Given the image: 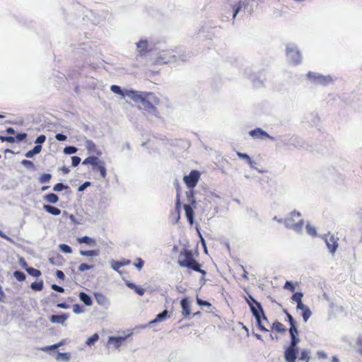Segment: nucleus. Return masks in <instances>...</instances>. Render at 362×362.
Wrapping results in <instances>:
<instances>
[{
	"label": "nucleus",
	"mask_w": 362,
	"mask_h": 362,
	"mask_svg": "<svg viewBox=\"0 0 362 362\" xmlns=\"http://www.w3.org/2000/svg\"><path fill=\"white\" fill-rule=\"evenodd\" d=\"M99 340V335L98 333L93 334L92 336L88 337L86 341L87 346H91L94 345Z\"/></svg>",
	"instance_id": "c03bdc74"
},
{
	"label": "nucleus",
	"mask_w": 362,
	"mask_h": 362,
	"mask_svg": "<svg viewBox=\"0 0 362 362\" xmlns=\"http://www.w3.org/2000/svg\"><path fill=\"white\" fill-rule=\"evenodd\" d=\"M180 305L182 308V313L185 318H187L191 315V302L188 297L183 298L180 300Z\"/></svg>",
	"instance_id": "2eb2a0df"
},
{
	"label": "nucleus",
	"mask_w": 362,
	"mask_h": 362,
	"mask_svg": "<svg viewBox=\"0 0 362 362\" xmlns=\"http://www.w3.org/2000/svg\"><path fill=\"white\" fill-rule=\"evenodd\" d=\"M63 257L58 254L56 257L49 258V262L53 265L61 266L62 264Z\"/></svg>",
	"instance_id": "4c0bfd02"
},
{
	"label": "nucleus",
	"mask_w": 362,
	"mask_h": 362,
	"mask_svg": "<svg viewBox=\"0 0 362 362\" xmlns=\"http://www.w3.org/2000/svg\"><path fill=\"white\" fill-rule=\"evenodd\" d=\"M69 317V314L66 313H61L59 315H52L49 320L52 323L64 325L65 321Z\"/></svg>",
	"instance_id": "f3484780"
},
{
	"label": "nucleus",
	"mask_w": 362,
	"mask_h": 362,
	"mask_svg": "<svg viewBox=\"0 0 362 362\" xmlns=\"http://www.w3.org/2000/svg\"><path fill=\"white\" fill-rule=\"evenodd\" d=\"M300 341V337L298 336L297 337L290 340L289 344L284 347V358H286L288 361L289 359H293L294 361L296 354H299V347L298 345Z\"/></svg>",
	"instance_id": "423d86ee"
},
{
	"label": "nucleus",
	"mask_w": 362,
	"mask_h": 362,
	"mask_svg": "<svg viewBox=\"0 0 362 362\" xmlns=\"http://www.w3.org/2000/svg\"><path fill=\"white\" fill-rule=\"evenodd\" d=\"M131 264V260L124 259L121 261L112 260L111 262V267L115 272L120 273L119 268L124 266H127Z\"/></svg>",
	"instance_id": "b1692460"
},
{
	"label": "nucleus",
	"mask_w": 362,
	"mask_h": 362,
	"mask_svg": "<svg viewBox=\"0 0 362 362\" xmlns=\"http://www.w3.org/2000/svg\"><path fill=\"white\" fill-rule=\"evenodd\" d=\"M43 209L48 214L54 216H59L62 213V210L60 209L51 204H44Z\"/></svg>",
	"instance_id": "cd10ccee"
},
{
	"label": "nucleus",
	"mask_w": 362,
	"mask_h": 362,
	"mask_svg": "<svg viewBox=\"0 0 362 362\" xmlns=\"http://www.w3.org/2000/svg\"><path fill=\"white\" fill-rule=\"evenodd\" d=\"M237 156H238L239 158H241V159H243V160H245L246 162L248 163V165H250V167L252 169H255L257 170L259 173H265L266 170H259L256 168V162H255L251 158L250 156L245 153H241V152H237Z\"/></svg>",
	"instance_id": "a211bd4d"
},
{
	"label": "nucleus",
	"mask_w": 362,
	"mask_h": 362,
	"mask_svg": "<svg viewBox=\"0 0 362 362\" xmlns=\"http://www.w3.org/2000/svg\"><path fill=\"white\" fill-rule=\"evenodd\" d=\"M311 351L309 349H303L299 350V355L298 356V361L304 362H310L311 359Z\"/></svg>",
	"instance_id": "a878e982"
},
{
	"label": "nucleus",
	"mask_w": 362,
	"mask_h": 362,
	"mask_svg": "<svg viewBox=\"0 0 362 362\" xmlns=\"http://www.w3.org/2000/svg\"><path fill=\"white\" fill-rule=\"evenodd\" d=\"M97 161H98V156H90L83 160V161L82 162V164L84 165H90L91 167L93 168V165Z\"/></svg>",
	"instance_id": "a18cd8bd"
},
{
	"label": "nucleus",
	"mask_w": 362,
	"mask_h": 362,
	"mask_svg": "<svg viewBox=\"0 0 362 362\" xmlns=\"http://www.w3.org/2000/svg\"><path fill=\"white\" fill-rule=\"evenodd\" d=\"M277 140L287 147L293 146L295 148H303L306 150H311L312 146L306 144L303 139L296 135L291 136L288 140L283 139L282 136H279Z\"/></svg>",
	"instance_id": "20e7f679"
},
{
	"label": "nucleus",
	"mask_w": 362,
	"mask_h": 362,
	"mask_svg": "<svg viewBox=\"0 0 362 362\" xmlns=\"http://www.w3.org/2000/svg\"><path fill=\"white\" fill-rule=\"evenodd\" d=\"M202 265L195 259L191 264L187 263L185 265V268L190 269L193 271L198 272L202 268Z\"/></svg>",
	"instance_id": "58836bf2"
},
{
	"label": "nucleus",
	"mask_w": 362,
	"mask_h": 362,
	"mask_svg": "<svg viewBox=\"0 0 362 362\" xmlns=\"http://www.w3.org/2000/svg\"><path fill=\"white\" fill-rule=\"evenodd\" d=\"M249 308L252 316L256 320L257 328L262 332H268L269 330L262 324V320L267 322L269 320L261 303L257 300L254 303H249Z\"/></svg>",
	"instance_id": "7ed1b4c3"
},
{
	"label": "nucleus",
	"mask_w": 362,
	"mask_h": 362,
	"mask_svg": "<svg viewBox=\"0 0 362 362\" xmlns=\"http://www.w3.org/2000/svg\"><path fill=\"white\" fill-rule=\"evenodd\" d=\"M42 151V146L40 145H35L31 150L27 151L25 153V156L28 158H31L34 157L35 155L40 153Z\"/></svg>",
	"instance_id": "473e14b6"
},
{
	"label": "nucleus",
	"mask_w": 362,
	"mask_h": 362,
	"mask_svg": "<svg viewBox=\"0 0 362 362\" xmlns=\"http://www.w3.org/2000/svg\"><path fill=\"white\" fill-rule=\"evenodd\" d=\"M127 98L132 99L135 103H141L140 109H143L149 113L158 117V111L157 108L151 102V100L158 101V99L153 93L140 92V91H129Z\"/></svg>",
	"instance_id": "f257e3e1"
},
{
	"label": "nucleus",
	"mask_w": 362,
	"mask_h": 362,
	"mask_svg": "<svg viewBox=\"0 0 362 362\" xmlns=\"http://www.w3.org/2000/svg\"><path fill=\"white\" fill-rule=\"evenodd\" d=\"M200 176L201 173L199 170H192L189 175L184 176L183 181L188 189H194L200 179Z\"/></svg>",
	"instance_id": "6e6552de"
},
{
	"label": "nucleus",
	"mask_w": 362,
	"mask_h": 362,
	"mask_svg": "<svg viewBox=\"0 0 362 362\" xmlns=\"http://www.w3.org/2000/svg\"><path fill=\"white\" fill-rule=\"evenodd\" d=\"M107 16V13L105 11L92 12L89 17L92 23L94 25H98L104 21Z\"/></svg>",
	"instance_id": "4468645a"
},
{
	"label": "nucleus",
	"mask_w": 362,
	"mask_h": 362,
	"mask_svg": "<svg viewBox=\"0 0 362 362\" xmlns=\"http://www.w3.org/2000/svg\"><path fill=\"white\" fill-rule=\"evenodd\" d=\"M73 311L75 314H81L84 312V308L81 305L76 303L73 305Z\"/></svg>",
	"instance_id": "0e129e2a"
},
{
	"label": "nucleus",
	"mask_w": 362,
	"mask_h": 362,
	"mask_svg": "<svg viewBox=\"0 0 362 362\" xmlns=\"http://www.w3.org/2000/svg\"><path fill=\"white\" fill-rule=\"evenodd\" d=\"M129 336H110L108 337L107 343L112 344L116 349H118L127 340Z\"/></svg>",
	"instance_id": "dca6fc26"
},
{
	"label": "nucleus",
	"mask_w": 362,
	"mask_h": 362,
	"mask_svg": "<svg viewBox=\"0 0 362 362\" xmlns=\"http://www.w3.org/2000/svg\"><path fill=\"white\" fill-rule=\"evenodd\" d=\"M175 188H176L175 205H176L177 210H179L180 207H181L182 203L180 201V185L177 182H176Z\"/></svg>",
	"instance_id": "a19ab883"
},
{
	"label": "nucleus",
	"mask_w": 362,
	"mask_h": 362,
	"mask_svg": "<svg viewBox=\"0 0 362 362\" xmlns=\"http://www.w3.org/2000/svg\"><path fill=\"white\" fill-rule=\"evenodd\" d=\"M55 358L58 361H61L68 362L70 361L71 354L68 352H65V353L57 352Z\"/></svg>",
	"instance_id": "e433bc0d"
},
{
	"label": "nucleus",
	"mask_w": 362,
	"mask_h": 362,
	"mask_svg": "<svg viewBox=\"0 0 362 362\" xmlns=\"http://www.w3.org/2000/svg\"><path fill=\"white\" fill-rule=\"evenodd\" d=\"M13 275L16 278V279L20 282L24 281L26 279L25 274L20 270H16L13 272Z\"/></svg>",
	"instance_id": "de8ad7c7"
},
{
	"label": "nucleus",
	"mask_w": 362,
	"mask_h": 362,
	"mask_svg": "<svg viewBox=\"0 0 362 362\" xmlns=\"http://www.w3.org/2000/svg\"><path fill=\"white\" fill-rule=\"evenodd\" d=\"M92 170L94 172H99L101 178L105 179L107 175L105 163L98 158V161L93 165Z\"/></svg>",
	"instance_id": "ddd939ff"
},
{
	"label": "nucleus",
	"mask_w": 362,
	"mask_h": 362,
	"mask_svg": "<svg viewBox=\"0 0 362 362\" xmlns=\"http://www.w3.org/2000/svg\"><path fill=\"white\" fill-rule=\"evenodd\" d=\"M110 90L114 93L122 95L124 98L127 97V93L129 91H135L134 90H132V89H131V90L122 89L121 88V86H119L118 85H112L110 86Z\"/></svg>",
	"instance_id": "bb28decb"
},
{
	"label": "nucleus",
	"mask_w": 362,
	"mask_h": 362,
	"mask_svg": "<svg viewBox=\"0 0 362 362\" xmlns=\"http://www.w3.org/2000/svg\"><path fill=\"white\" fill-rule=\"evenodd\" d=\"M77 241L80 244L84 243L91 247L95 246L97 244L96 240L94 238H90L88 235H84L83 237L78 238Z\"/></svg>",
	"instance_id": "c85d7f7f"
},
{
	"label": "nucleus",
	"mask_w": 362,
	"mask_h": 362,
	"mask_svg": "<svg viewBox=\"0 0 362 362\" xmlns=\"http://www.w3.org/2000/svg\"><path fill=\"white\" fill-rule=\"evenodd\" d=\"M59 250L61 252L65 253V254H71L72 252V248L69 245L62 243L59 245Z\"/></svg>",
	"instance_id": "4d7b16f0"
},
{
	"label": "nucleus",
	"mask_w": 362,
	"mask_h": 362,
	"mask_svg": "<svg viewBox=\"0 0 362 362\" xmlns=\"http://www.w3.org/2000/svg\"><path fill=\"white\" fill-rule=\"evenodd\" d=\"M196 301H197V305L200 307H209H209L212 306L211 303H209L207 300L201 299L200 298H199L198 296H197Z\"/></svg>",
	"instance_id": "bf43d9fd"
},
{
	"label": "nucleus",
	"mask_w": 362,
	"mask_h": 362,
	"mask_svg": "<svg viewBox=\"0 0 362 362\" xmlns=\"http://www.w3.org/2000/svg\"><path fill=\"white\" fill-rule=\"evenodd\" d=\"M44 288L43 281H35L30 284V288L34 291H40Z\"/></svg>",
	"instance_id": "79ce46f5"
},
{
	"label": "nucleus",
	"mask_w": 362,
	"mask_h": 362,
	"mask_svg": "<svg viewBox=\"0 0 362 362\" xmlns=\"http://www.w3.org/2000/svg\"><path fill=\"white\" fill-rule=\"evenodd\" d=\"M136 45L138 52L141 55H144L150 51L147 40H141L140 41L136 42Z\"/></svg>",
	"instance_id": "5701e85b"
},
{
	"label": "nucleus",
	"mask_w": 362,
	"mask_h": 362,
	"mask_svg": "<svg viewBox=\"0 0 362 362\" xmlns=\"http://www.w3.org/2000/svg\"><path fill=\"white\" fill-rule=\"evenodd\" d=\"M186 197L188 204H185L184 205H192L194 207H197V200L194 197L195 191L194 189H189L188 191L186 192Z\"/></svg>",
	"instance_id": "393cba45"
},
{
	"label": "nucleus",
	"mask_w": 362,
	"mask_h": 362,
	"mask_svg": "<svg viewBox=\"0 0 362 362\" xmlns=\"http://www.w3.org/2000/svg\"><path fill=\"white\" fill-rule=\"evenodd\" d=\"M81 256L86 257H97L100 255V250L99 249L90 250H82L79 252Z\"/></svg>",
	"instance_id": "72a5a7b5"
},
{
	"label": "nucleus",
	"mask_w": 362,
	"mask_h": 362,
	"mask_svg": "<svg viewBox=\"0 0 362 362\" xmlns=\"http://www.w3.org/2000/svg\"><path fill=\"white\" fill-rule=\"evenodd\" d=\"M303 297V293L298 291V292H293L291 300L297 303L296 306H298V305L303 304L302 302V298Z\"/></svg>",
	"instance_id": "f704fd0d"
},
{
	"label": "nucleus",
	"mask_w": 362,
	"mask_h": 362,
	"mask_svg": "<svg viewBox=\"0 0 362 362\" xmlns=\"http://www.w3.org/2000/svg\"><path fill=\"white\" fill-rule=\"evenodd\" d=\"M284 224L286 228L292 229L294 228V219L291 217L284 219Z\"/></svg>",
	"instance_id": "5fc2aeb1"
},
{
	"label": "nucleus",
	"mask_w": 362,
	"mask_h": 362,
	"mask_svg": "<svg viewBox=\"0 0 362 362\" xmlns=\"http://www.w3.org/2000/svg\"><path fill=\"white\" fill-rule=\"evenodd\" d=\"M190 58L189 55L185 54V52L177 50H163L159 52L156 59V64H170L172 65L179 64V62H185Z\"/></svg>",
	"instance_id": "f03ea898"
},
{
	"label": "nucleus",
	"mask_w": 362,
	"mask_h": 362,
	"mask_svg": "<svg viewBox=\"0 0 362 362\" xmlns=\"http://www.w3.org/2000/svg\"><path fill=\"white\" fill-rule=\"evenodd\" d=\"M28 134L25 132H21L16 134V136H1L0 135V140L3 142H8L11 144L13 143H21L25 140Z\"/></svg>",
	"instance_id": "9b49d317"
},
{
	"label": "nucleus",
	"mask_w": 362,
	"mask_h": 362,
	"mask_svg": "<svg viewBox=\"0 0 362 362\" xmlns=\"http://www.w3.org/2000/svg\"><path fill=\"white\" fill-rule=\"evenodd\" d=\"M21 163L27 169H29V170H35V164L33 163V161L30 160H27V159H23L21 160Z\"/></svg>",
	"instance_id": "603ef678"
},
{
	"label": "nucleus",
	"mask_w": 362,
	"mask_h": 362,
	"mask_svg": "<svg viewBox=\"0 0 362 362\" xmlns=\"http://www.w3.org/2000/svg\"><path fill=\"white\" fill-rule=\"evenodd\" d=\"M43 199L49 204H56L59 202V197L57 194L50 192L43 196Z\"/></svg>",
	"instance_id": "2f4dec72"
},
{
	"label": "nucleus",
	"mask_w": 362,
	"mask_h": 362,
	"mask_svg": "<svg viewBox=\"0 0 362 362\" xmlns=\"http://www.w3.org/2000/svg\"><path fill=\"white\" fill-rule=\"evenodd\" d=\"M248 134L250 136H252V138H255V139H268L272 141H274L276 140V138L271 136L266 131H264V129H262L260 127H257L254 129L249 131Z\"/></svg>",
	"instance_id": "9d476101"
},
{
	"label": "nucleus",
	"mask_w": 362,
	"mask_h": 362,
	"mask_svg": "<svg viewBox=\"0 0 362 362\" xmlns=\"http://www.w3.org/2000/svg\"><path fill=\"white\" fill-rule=\"evenodd\" d=\"M296 310L302 311L301 315L305 322L308 320L312 315L310 309L305 304L298 305V306H296Z\"/></svg>",
	"instance_id": "4be33fe9"
},
{
	"label": "nucleus",
	"mask_w": 362,
	"mask_h": 362,
	"mask_svg": "<svg viewBox=\"0 0 362 362\" xmlns=\"http://www.w3.org/2000/svg\"><path fill=\"white\" fill-rule=\"evenodd\" d=\"M284 288L291 292H294L296 290L295 285L291 281H286L284 284Z\"/></svg>",
	"instance_id": "680f3d73"
},
{
	"label": "nucleus",
	"mask_w": 362,
	"mask_h": 362,
	"mask_svg": "<svg viewBox=\"0 0 362 362\" xmlns=\"http://www.w3.org/2000/svg\"><path fill=\"white\" fill-rule=\"evenodd\" d=\"M134 265L138 270H141L144 265V261L141 258L137 257Z\"/></svg>",
	"instance_id": "69168bd1"
},
{
	"label": "nucleus",
	"mask_w": 362,
	"mask_h": 362,
	"mask_svg": "<svg viewBox=\"0 0 362 362\" xmlns=\"http://www.w3.org/2000/svg\"><path fill=\"white\" fill-rule=\"evenodd\" d=\"M271 328L272 330H274L280 334H283L286 332V328L285 327V326L278 320H275L273 322Z\"/></svg>",
	"instance_id": "7c9ffc66"
},
{
	"label": "nucleus",
	"mask_w": 362,
	"mask_h": 362,
	"mask_svg": "<svg viewBox=\"0 0 362 362\" xmlns=\"http://www.w3.org/2000/svg\"><path fill=\"white\" fill-rule=\"evenodd\" d=\"M305 230H306L307 233L309 235H310L312 237L317 236V230H316L314 226H313L312 225H310V223L306 224Z\"/></svg>",
	"instance_id": "864d4df0"
},
{
	"label": "nucleus",
	"mask_w": 362,
	"mask_h": 362,
	"mask_svg": "<svg viewBox=\"0 0 362 362\" xmlns=\"http://www.w3.org/2000/svg\"><path fill=\"white\" fill-rule=\"evenodd\" d=\"M78 298L80 300L83 302L86 305L90 306L93 305V299L89 294L81 291L78 294Z\"/></svg>",
	"instance_id": "c756f323"
},
{
	"label": "nucleus",
	"mask_w": 362,
	"mask_h": 362,
	"mask_svg": "<svg viewBox=\"0 0 362 362\" xmlns=\"http://www.w3.org/2000/svg\"><path fill=\"white\" fill-rule=\"evenodd\" d=\"M180 212H181V207H180L179 210H177L176 206H175V211L171 213V217L173 218V221L172 223L173 225L176 224L180 218Z\"/></svg>",
	"instance_id": "49530a36"
},
{
	"label": "nucleus",
	"mask_w": 362,
	"mask_h": 362,
	"mask_svg": "<svg viewBox=\"0 0 362 362\" xmlns=\"http://www.w3.org/2000/svg\"><path fill=\"white\" fill-rule=\"evenodd\" d=\"M232 8H233V19L234 20L236 18L237 15L240 13V11L243 8L242 1H239L238 3L235 4L234 5H233Z\"/></svg>",
	"instance_id": "37998d69"
},
{
	"label": "nucleus",
	"mask_w": 362,
	"mask_h": 362,
	"mask_svg": "<svg viewBox=\"0 0 362 362\" xmlns=\"http://www.w3.org/2000/svg\"><path fill=\"white\" fill-rule=\"evenodd\" d=\"M169 317V312L167 310H164L162 312L157 314L155 318L148 322V325L151 326L152 325L163 322Z\"/></svg>",
	"instance_id": "412c9836"
},
{
	"label": "nucleus",
	"mask_w": 362,
	"mask_h": 362,
	"mask_svg": "<svg viewBox=\"0 0 362 362\" xmlns=\"http://www.w3.org/2000/svg\"><path fill=\"white\" fill-rule=\"evenodd\" d=\"M303 226H304V220L300 219L298 222L295 223L293 230L298 233H301L303 231Z\"/></svg>",
	"instance_id": "13d9d810"
},
{
	"label": "nucleus",
	"mask_w": 362,
	"mask_h": 362,
	"mask_svg": "<svg viewBox=\"0 0 362 362\" xmlns=\"http://www.w3.org/2000/svg\"><path fill=\"white\" fill-rule=\"evenodd\" d=\"M85 146L88 152V153H93L96 150L97 147L95 143L90 139H87L85 143Z\"/></svg>",
	"instance_id": "ea45409f"
},
{
	"label": "nucleus",
	"mask_w": 362,
	"mask_h": 362,
	"mask_svg": "<svg viewBox=\"0 0 362 362\" xmlns=\"http://www.w3.org/2000/svg\"><path fill=\"white\" fill-rule=\"evenodd\" d=\"M307 78L315 84L327 86L332 82L331 76H324L316 72L309 71L307 74Z\"/></svg>",
	"instance_id": "0eeeda50"
},
{
	"label": "nucleus",
	"mask_w": 362,
	"mask_h": 362,
	"mask_svg": "<svg viewBox=\"0 0 362 362\" xmlns=\"http://www.w3.org/2000/svg\"><path fill=\"white\" fill-rule=\"evenodd\" d=\"M323 239L326 243V245L329 251L332 254H334L338 247V238H334L333 235H329V234H328L325 235Z\"/></svg>",
	"instance_id": "f8f14e48"
},
{
	"label": "nucleus",
	"mask_w": 362,
	"mask_h": 362,
	"mask_svg": "<svg viewBox=\"0 0 362 362\" xmlns=\"http://www.w3.org/2000/svg\"><path fill=\"white\" fill-rule=\"evenodd\" d=\"M78 151V148L74 146H66L63 149V153L66 155L75 154Z\"/></svg>",
	"instance_id": "8fccbe9b"
},
{
	"label": "nucleus",
	"mask_w": 362,
	"mask_h": 362,
	"mask_svg": "<svg viewBox=\"0 0 362 362\" xmlns=\"http://www.w3.org/2000/svg\"><path fill=\"white\" fill-rule=\"evenodd\" d=\"M26 272L29 275H30L33 277H35V278H38L42 274L40 270L35 269L34 267H29L28 268V269L26 270Z\"/></svg>",
	"instance_id": "09e8293b"
},
{
	"label": "nucleus",
	"mask_w": 362,
	"mask_h": 362,
	"mask_svg": "<svg viewBox=\"0 0 362 362\" xmlns=\"http://www.w3.org/2000/svg\"><path fill=\"white\" fill-rule=\"evenodd\" d=\"M195 260L193 252L191 250L182 248L180 252L177 264L181 267L185 268L187 263L191 264Z\"/></svg>",
	"instance_id": "1a4fd4ad"
},
{
	"label": "nucleus",
	"mask_w": 362,
	"mask_h": 362,
	"mask_svg": "<svg viewBox=\"0 0 362 362\" xmlns=\"http://www.w3.org/2000/svg\"><path fill=\"white\" fill-rule=\"evenodd\" d=\"M78 49L82 51V54L84 55H90L91 47L88 43H81L79 45Z\"/></svg>",
	"instance_id": "c9c22d12"
},
{
	"label": "nucleus",
	"mask_w": 362,
	"mask_h": 362,
	"mask_svg": "<svg viewBox=\"0 0 362 362\" xmlns=\"http://www.w3.org/2000/svg\"><path fill=\"white\" fill-rule=\"evenodd\" d=\"M94 268V265L93 264H87V263H81L78 267V270L81 272H83L86 270H89V269H92Z\"/></svg>",
	"instance_id": "052dcab7"
},
{
	"label": "nucleus",
	"mask_w": 362,
	"mask_h": 362,
	"mask_svg": "<svg viewBox=\"0 0 362 362\" xmlns=\"http://www.w3.org/2000/svg\"><path fill=\"white\" fill-rule=\"evenodd\" d=\"M286 54L288 61L293 65L296 66L301 63L302 56L296 44H287L286 48Z\"/></svg>",
	"instance_id": "39448f33"
},
{
	"label": "nucleus",
	"mask_w": 362,
	"mask_h": 362,
	"mask_svg": "<svg viewBox=\"0 0 362 362\" xmlns=\"http://www.w3.org/2000/svg\"><path fill=\"white\" fill-rule=\"evenodd\" d=\"M68 189H69V187L67 185H65L62 182H58L53 187V190L57 192H59Z\"/></svg>",
	"instance_id": "3c124183"
},
{
	"label": "nucleus",
	"mask_w": 362,
	"mask_h": 362,
	"mask_svg": "<svg viewBox=\"0 0 362 362\" xmlns=\"http://www.w3.org/2000/svg\"><path fill=\"white\" fill-rule=\"evenodd\" d=\"M185 216L187 220V222L190 226H192L194 223V209L197 207H194L192 205H184L183 206Z\"/></svg>",
	"instance_id": "6ab92c4d"
},
{
	"label": "nucleus",
	"mask_w": 362,
	"mask_h": 362,
	"mask_svg": "<svg viewBox=\"0 0 362 362\" xmlns=\"http://www.w3.org/2000/svg\"><path fill=\"white\" fill-rule=\"evenodd\" d=\"M93 296L95 298L97 303L101 306L107 308L110 305V301L107 298L100 292H94Z\"/></svg>",
	"instance_id": "aec40b11"
},
{
	"label": "nucleus",
	"mask_w": 362,
	"mask_h": 362,
	"mask_svg": "<svg viewBox=\"0 0 362 362\" xmlns=\"http://www.w3.org/2000/svg\"><path fill=\"white\" fill-rule=\"evenodd\" d=\"M310 117L313 118L310 119V122H311L312 125L317 126L320 122V117H318L317 114L311 113Z\"/></svg>",
	"instance_id": "774afa93"
},
{
	"label": "nucleus",
	"mask_w": 362,
	"mask_h": 362,
	"mask_svg": "<svg viewBox=\"0 0 362 362\" xmlns=\"http://www.w3.org/2000/svg\"><path fill=\"white\" fill-rule=\"evenodd\" d=\"M57 349L58 347H53L52 345H49L42 347L40 349L45 352H52L54 354H57Z\"/></svg>",
	"instance_id": "e2e57ef3"
},
{
	"label": "nucleus",
	"mask_w": 362,
	"mask_h": 362,
	"mask_svg": "<svg viewBox=\"0 0 362 362\" xmlns=\"http://www.w3.org/2000/svg\"><path fill=\"white\" fill-rule=\"evenodd\" d=\"M46 136L44 134L39 135L35 140V145H40L42 146V144L45 141Z\"/></svg>",
	"instance_id": "338daca9"
},
{
	"label": "nucleus",
	"mask_w": 362,
	"mask_h": 362,
	"mask_svg": "<svg viewBox=\"0 0 362 362\" xmlns=\"http://www.w3.org/2000/svg\"><path fill=\"white\" fill-rule=\"evenodd\" d=\"M51 179L52 175L50 173H43L40 176L38 180L40 183L44 184L49 182Z\"/></svg>",
	"instance_id": "6e6d98bb"
}]
</instances>
